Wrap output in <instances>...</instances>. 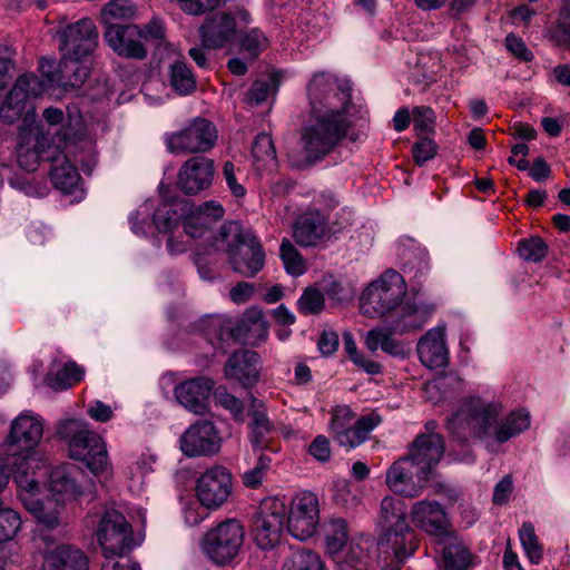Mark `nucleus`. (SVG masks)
<instances>
[{"label":"nucleus","mask_w":570,"mask_h":570,"mask_svg":"<svg viewBox=\"0 0 570 570\" xmlns=\"http://www.w3.org/2000/svg\"><path fill=\"white\" fill-rule=\"evenodd\" d=\"M217 127L208 119L196 117L179 130L165 135L167 149L171 154H205L217 144Z\"/></svg>","instance_id":"obj_11"},{"label":"nucleus","mask_w":570,"mask_h":570,"mask_svg":"<svg viewBox=\"0 0 570 570\" xmlns=\"http://www.w3.org/2000/svg\"><path fill=\"white\" fill-rule=\"evenodd\" d=\"M435 305L416 299L402 301L390 314L389 328L396 335L420 331L432 317Z\"/></svg>","instance_id":"obj_21"},{"label":"nucleus","mask_w":570,"mask_h":570,"mask_svg":"<svg viewBox=\"0 0 570 570\" xmlns=\"http://www.w3.org/2000/svg\"><path fill=\"white\" fill-rule=\"evenodd\" d=\"M286 514V504L278 498H269L262 503L254 521V537L259 548L272 549L279 542Z\"/></svg>","instance_id":"obj_15"},{"label":"nucleus","mask_w":570,"mask_h":570,"mask_svg":"<svg viewBox=\"0 0 570 570\" xmlns=\"http://www.w3.org/2000/svg\"><path fill=\"white\" fill-rule=\"evenodd\" d=\"M518 250L523 259L540 262L547 256L548 246L540 237H531L521 240Z\"/></svg>","instance_id":"obj_50"},{"label":"nucleus","mask_w":570,"mask_h":570,"mask_svg":"<svg viewBox=\"0 0 570 570\" xmlns=\"http://www.w3.org/2000/svg\"><path fill=\"white\" fill-rule=\"evenodd\" d=\"M282 570H324L321 558L307 550L295 551L283 564Z\"/></svg>","instance_id":"obj_45"},{"label":"nucleus","mask_w":570,"mask_h":570,"mask_svg":"<svg viewBox=\"0 0 570 570\" xmlns=\"http://www.w3.org/2000/svg\"><path fill=\"white\" fill-rule=\"evenodd\" d=\"M250 428V441L255 446H259L265 438L272 430V423L267 419L264 412L254 411L252 413Z\"/></svg>","instance_id":"obj_55"},{"label":"nucleus","mask_w":570,"mask_h":570,"mask_svg":"<svg viewBox=\"0 0 570 570\" xmlns=\"http://www.w3.org/2000/svg\"><path fill=\"white\" fill-rule=\"evenodd\" d=\"M429 478L420 473L411 460L405 458L394 462L386 472V484L396 494L405 498L419 497Z\"/></svg>","instance_id":"obj_26"},{"label":"nucleus","mask_w":570,"mask_h":570,"mask_svg":"<svg viewBox=\"0 0 570 570\" xmlns=\"http://www.w3.org/2000/svg\"><path fill=\"white\" fill-rule=\"evenodd\" d=\"M326 216L318 209L299 216L294 225V238L302 246H315L325 235Z\"/></svg>","instance_id":"obj_34"},{"label":"nucleus","mask_w":570,"mask_h":570,"mask_svg":"<svg viewBox=\"0 0 570 570\" xmlns=\"http://www.w3.org/2000/svg\"><path fill=\"white\" fill-rule=\"evenodd\" d=\"M507 49L517 58L523 61L532 59V52L527 48L524 41L514 35H508L505 38Z\"/></svg>","instance_id":"obj_63"},{"label":"nucleus","mask_w":570,"mask_h":570,"mask_svg":"<svg viewBox=\"0 0 570 570\" xmlns=\"http://www.w3.org/2000/svg\"><path fill=\"white\" fill-rule=\"evenodd\" d=\"M444 454V440L439 433H424L414 440L409 455L404 456L413 462L420 473L430 478L435 465Z\"/></svg>","instance_id":"obj_28"},{"label":"nucleus","mask_w":570,"mask_h":570,"mask_svg":"<svg viewBox=\"0 0 570 570\" xmlns=\"http://www.w3.org/2000/svg\"><path fill=\"white\" fill-rule=\"evenodd\" d=\"M252 155L257 169L273 168L276 165V150L272 137L258 134L254 140Z\"/></svg>","instance_id":"obj_40"},{"label":"nucleus","mask_w":570,"mask_h":570,"mask_svg":"<svg viewBox=\"0 0 570 570\" xmlns=\"http://www.w3.org/2000/svg\"><path fill=\"white\" fill-rule=\"evenodd\" d=\"M258 361L259 356L256 352L248 350L235 352L225 364V376L237 381L244 387H250L258 381Z\"/></svg>","instance_id":"obj_32"},{"label":"nucleus","mask_w":570,"mask_h":570,"mask_svg":"<svg viewBox=\"0 0 570 570\" xmlns=\"http://www.w3.org/2000/svg\"><path fill=\"white\" fill-rule=\"evenodd\" d=\"M407 508L403 500L387 495L382 499L377 525L379 562L384 570H396L417 549L414 530L407 523Z\"/></svg>","instance_id":"obj_4"},{"label":"nucleus","mask_w":570,"mask_h":570,"mask_svg":"<svg viewBox=\"0 0 570 570\" xmlns=\"http://www.w3.org/2000/svg\"><path fill=\"white\" fill-rule=\"evenodd\" d=\"M83 376V370L75 362H67L56 374L55 387L60 390L72 386Z\"/></svg>","instance_id":"obj_54"},{"label":"nucleus","mask_w":570,"mask_h":570,"mask_svg":"<svg viewBox=\"0 0 570 570\" xmlns=\"http://www.w3.org/2000/svg\"><path fill=\"white\" fill-rule=\"evenodd\" d=\"M39 70L42 77H39V82L43 86V92L56 87L61 88V63L57 70L53 60L42 58L39 62Z\"/></svg>","instance_id":"obj_48"},{"label":"nucleus","mask_w":570,"mask_h":570,"mask_svg":"<svg viewBox=\"0 0 570 570\" xmlns=\"http://www.w3.org/2000/svg\"><path fill=\"white\" fill-rule=\"evenodd\" d=\"M13 69V50L4 43H0V89L4 87Z\"/></svg>","instance_id":"obj_62"},{"label":"nucleus","mask_w":570,"mask_h":570,"mask_svg":"<svg viewBox=\"0 0 570 570\" xmlns=\"http://www.w3.org/2000/svg\"><path fill=\"white\" fill-rule=\"evenodd\" d=\"M47 475L48 470L29 473L18 468L14 482L18 487V497L24 508L40 524L53 529L60 524L63 504L52 497L42 499L41 485Z\"/></svg>","instance_id":"obj_7"},{"label":"nucleus","mask_w":570,"mask_h":570,"mask_svg":"<svg viewBox=\"0 0 570 570\" xmlns=\"http://www.w3.org/2000/svg\"><path fill=\"white\" fill-rule=\"evenodd\" d=\"M32 119L28 117L24 125L19 128L17 144V161L18 165L27 170L37 169L40 161H48V155H55L60 145L49 144L48 135L43 131V126L30 124Z\"/></svg>","instance_id":"obj_12"},{"label":"nucleus","mask_w":570,"mask_h":570,"mask_svg":"<svg viewBox=\"0 0 570 570\" xmlns=\"http://www.w3.org/2000/svg\"><path fill=\"white\" fill-rule=\"evenodd\" d=\"M500 402L480 396L460 400L455 411L446 421L449 432L461 442H483L490 451L530 428L531 416L525 409L510 411L502 416Z\"/></svg>","instance_id":"obj_3"},{"label":"nucleus","mask_w":570,"mask_h":570,"mask_svg":"<svg viewBox=\"0 0 570 570\" xmlns=\"http://www.w3.org/2000/svg\"><path fill=\"white\" fill-rule=\"evenodd\" d=\"M178 3L186 13L199 16L216 8L219 0H178Z\"/></svg>","instance_id":"obj_61"},{"label":"nucleus","mask_w":570,"mask_h":570,"mask_svg":"<svg viewBox=\"0 0 570 570\" xmlns=\"http://www.w3.org/2000/svg\"><path fill=\"white\" fill-rule=\"evenodd\" d=\"M402 259L404 261L403 264V273L410 275L412 272H414L415 268H417L416 273L414 274V277L417 276V274L423 275L428 271V256L421 249H404L401 254Z\"/></svg>","instance_id":"obj_52"},{"label":"nucleus","mask_w":570,"mask_h":570,"mask_svg":"<svg viewBox=\"0 0 570 570\" xmlns=\"http://www.w3.org/2000/svg\"><path fill=\"white\" fill-rule=\"evenodd\" d=\"M101 570H140L137 562L122 557H108L101 566Z\"/></svg>","instance_id":"obj_64"},{"label":"nucleus","mask_w":570,"mask_h":570,"mask_svg":"<svg viewBox=\"0 0 570 570\" xmlns=\"http://www.w3.org/2000/svg\"><path fill=\"white\" fill-rule=\"evenodd\" d=\"M436 144L430 138H422L412 147L413 158L416 165L422 166L436 155Z\"/></svg>","instance_id":"obj_58"},{"label":"nucleus","mask_w":570,"mask_h":570,"mask_svg":"<svg viewBox=\"0 0 570 570\" xmlns=\"http://www.w3.org/2000/svg\"><path fill=\"white\" fill-rule=\"evenodd\" d=\"M43 436V421L32 411H23L10 424L3 450L12 458V473L16 480L18 468L32 471L48 470L38 453Z\"/></svg>","instance_id":"obj_5"},{"label":"nucleus","mask_w":570,"mask_h":570,"mask_svg":"<svg viewBox=\"0 0 570 570\" xmlns=\"http://www.w3.org/2000/svg\"><path fill=\"white\" fill-rule=\"evenodd\" d=\"M42 119L50 128L55 129L59 141L65 145L63 148H69L83 134V119L76 107H68L67 111L57 107H48L42 111Z\"/></svg>","instance_id":"obj_27"},{"label":"nucleus","mask_w":570,"mask_h":570,"mask_svg":"<svg viewBox=\"0 0 570 570\" xmlns=\"http://www.w3.org/2000/svg\"><path fill=\"white\" fill-rule=\"evenodd\" d=\"M381 423L377 413L356 417L346 404L336 405L331 410L330 431L341 445L353 449L362 444L368 434Z\"/></svg>","instance_id":"obj_10"},{"label":"nucleus","mask_w":570,"mask_h":570,"mask_svg":"<svg viewBox=\"0 0 570 570\" xmlns=\"http://www.w3.org/2000/svg\"><path fill=\"white\" fill-rule=\"evenodd\" d=\"M223 176L226 185L233 196L242 198L246 195V188L238 183L236 177V168L232 161H226L223 166Z\"/></svg>","instance_id":"obj_60"},{"label":"nucleus","mask_w":570,"mask_h":570,"mask_svg":"<svg viewBox=\"0 0 570 570\" xmlns=\"http://www.w3.org/2000/svg\"><path fill=\"white\" fill-rule=\"evenodd\" d=\"M410 517L414 527L434 537L439 542L451 534L446 513L436 501L421 500L413 503Z\"/></svg>","instance_id":"obj_23"},{"label":"nucleus","mask_w":570,"mask_h":570,"mask_svg":"<svg viewBox=\"0 0 570 570\" xmlns=\"http://www.w3.org/2000/svg\"><path fill=\"white\" fill-rule=\"evenodd\" d=\"M308 119L301 130V155L289 154L296 168L323 160L345 138L357 140L356 127L367 110L352 101V89L330 72H315L306 86Z\"/></svg>","instance_id":"obj_2"},{"label":"nucleus","mask_w":570,"mask_h":570,"mask_svg":"<svg viewBox=\"0 0 570 570\" xmlns=\"http://www.w3.org/2000/svg\"><path fill=\"white\" fill-rule=\"evenodd\" d=\"M45 567L48 570H88V559L81 550L62 544L47 553Z\"/></svg>","instance_id":"obj_35"},{"label":"nucleus","mask_w":570,"mask_h":570,"mask_svg":"<svg viewBox=\"0 0 570 570\" xmlns=\"http://www.w3.org/2000/svg\"><path fill=\"white\" fill-rule=\"evenodd\" d=\"M91 488L92 482L73 464L58 466L50 472L49 491L51 497L62 504L77 499Z\"/></svg>","instance_id":"obj_20"},{"label":"nucleus","mask_w":570,"mask_h":570,"mask_svg":"<svg viewBox=\"0 0 570 570\" xmlns=\"http://www.w3.org/2000/svg\"><path fill=\"white\" fill-rule=\"evenodd\" d=\"M279 252V256L287 274L297 277L306 272L307 266L304 258L289 240L284 239L282 242Z\"/></svg>","instance_id":"obj_43"},{"label":"nucleus","mask_w":570,"mask_h":570,"mask_svg":"<svg viewBox=\"0 0 570 570\" xmlns=\"http://www.w3.org/2000/svg\"><path fill=\"white\" fill-rule=\"evenodd\" d=\"M142 29L136 24L109 26L105 31L108 46L120 57L142 60L147 49L142 43Z\"/></svg>","instance_id":"obj_25"},{"label":"nucleus","mask_w":570,"mask_h":570,"mask_svg":"<svg viewBox=\"0 0 570 570\" xmlns=\"http://www.w3.org/2000/svg\"><path fill=\"white\" fill-rule=\"evenodd\" d=\"M214 385L210 377H194L177 384L174 394L181 406L194 414L202 415L208 410V397Z\"/></svg>","instance_id":"obj_29"},{"label":"nucleus","mask_w":570,"mask_h":570,"mask_svg":"<svg viewBox=\"0 0 570 570\" xmlns=\"http://www.w3.org/2000/svg\"><path fill=\"white\" fill-rule=\"evenodd\" d=\"M287 530L297 540L304 541L311 538L317 528L320 520L318 499L312 492L297 494L286 514Z\"/></svg>","instance_id":"obj_17"},{"label":"nucleus","mask_w":570,"mask_h":570,"mask_svg":"<svg viewBox=\"0 0 570 570\" xmlns=\"http://www.w3.org/2000/svg\"><path fill=\"white\" fill-rule=\"evenodd\" d=\"M417 354L422 364L429 368H443L449 363L445 343V326L438 325L429 330L417 343Z\"/></svg>","instance_id":"obj_30"},{"label":"nucleus","mask_w":570,"mask_h":570,"mask_svg":"<svg viewBox=\"0 0 570 570\" xmlns=\"http://www.w3.org/2000/svg\"><path fill=\"white\" fill-rule=\"evenodd\" d=\"M215 163L204 156L187 159L178 171L177 185L186 195H196L212 186Z\"/></svg>","instance_id":"obj_24"},{"label":"nucleus","mask_w":570,"mask_h":570,"mask_svg":"<svg viewBox=\"0 0 570 570\" xmlns=\"http://www.w3.org/2000/svg\"><path fill=\"white\" fill-rule=\"evenodd\" d=\"M244 540L239 522L227 520L210 530L203 543L206 556L216 564L230 562L238 553Z\"/></svg>","instance_id":"obj_14"},{"label":"nucleus","mask_w":570,"mask_h":570,"mask_svg":"<svg viewBox=\"0 0 570 570\" xmlns=\"http://www.w3.org/2000/svg\"><path fill=\"white\" fill-rule=\"evenodd\" d=\"M413 124L420 132H429L433 130L435 124V115L431 107L420 106L415 107L412 112Z\"/></svg>","instance_id":"obj_59"},{"label":"nucleus","mask_w":570,"mask_h":570,"mask_svg":"<svg viewBox=\"0 0 570 570\" xmlns=\"http://www.w3.org/2000/svg\"><path fill=\"white\" fill-rule=\"evenodd\" d=\"M269 464L271 459L268 456L259 455L256 465L243 474L244 484L249 488H256L259 485L264 479L265 472L269 468Z\"/></svg>","instance_id":"obj_57"},{"label":"nucleus","mask_w":570,"mask_h":570,"mask_svg":"<svg viewBox=\"0 0 570 570\" xmlns=\"http://www.w3.org/2000/svg\"><path fill=\"white\" fill-rule=\"evenodd\" d=\"M169 85L180 96L191 94L196 89V79L187 63L175 61L169 66Z\"/></svg>","instance_id":"obj_39"},{"label":"nucleus","mask_w":570,"mask_h":570,"mask_svg":"<svg viewBox=\"0 0 570 570\" xmlns=\"http://www.w3.org/2000/svg\"><path fill=\"white\" fill-rule=\"evenodd\" d=\"M551 35L558 43L570 46V0H567L561 7L557 27Z\"/></svg>","instance_id":"obj_53"},{"label":"nucleus","mask_w":570,"mask_h":570,"mask_svg":"<svg viewBox=\"0 0 570 570\" xmlns=\"http://www.w3.org/2000/svg\"><path fill=\"white\" fill-rule=\"evenodd\" d=\"M406 284L403 275L387 269L362 293L361 312L367 317L390 314L403 301Z\"/></svg>","instance_id":"obj_8"},{"label":"nucleus","mask_w":570,"mask_h":570,"mask_svg":"<svg viewBox=\"0 0 570 570\" xmlns=\"http://www.w3.org/2000/svg\"><path fill=\"white\" fill-rule=\"evenodd\" d=\"M86 57H65L61 56V88H79L89 75V66L83 61Z\"/></svg>","instance_id":"obj_37"},{"label":"nucleus","mask_w":570,"mask_h":570,"mask_svg":"<svg viewBox=\"0 0 570 570\" xmlns=\"http://www.w3.org/2000/svg\"><path fill=\"white\" fill-rule=\"evenodd\" d=\"M239 327L245 333V342L250 345H258L268 336V323L259 308L247 309Z\"/></svg>","instance_id":"obj_36"},{"label":"nucleus","mask_w":570,"mask_h":570,"mask_svg":"<svg viewBox=\"0 0 570 570\" xmlns=\"http://www.w3.org/2000/svg\"><path fill=\"white\" fill-rule=\"evenodd\" d=\"M98 33L90 19L67 26L60 33V51L65 57H88L97 47Z\"/></svg>","instance_id":"obj_22"},{"label":"nucleus","mask_w":570,"mask_h":570,"mask_svg":"<svg viewBox=\"0 0 570 570\" xmlns=\"http://www.w3.org/2000/svg\"><path fill=\"white\" fill-rule=\"evenodd\" d=\"M58 434L68 441L70 456L83 462L94 475L109 474L106 443L100 435L88 429L86 422L76 419L61 421Z\"/></svg>","instance_id":"obj_6"},{"label":"nucleus","mask_w":570,"mask_h":570,"mask_svg":"<svg viewBox=\"0 0 570 570\" xmlns=\"http://www.w3.org/2000/svg\"><path fill=\"white\" fill-rule=\"evenodd\" d=\"M154 205L144 203L129 215L131 230L137 235H147L151 224L159 233H173L183 220L184 233L169 236L167 248L170 254H183L190 248L194 250V262L203 279H214L212 268L207 263H215L219 252L226 253L228 263L235 273L244 277H254L265 265V253L257 237L244 230L236 223H227L218 233L212 229L213 223L224 216L223 206L215 202H205L195 210L183 199L161 202L153 214Z\"/></svg>","instance_id":"obj_1"},{"label":"nucleus","mask_w":570,"mask_h":570,"mask_svg":"<svg viewBox=\"0 0 570 570\" xmlns=\"http://www.w3.org/2000/svg\"><path fill=\"white\" fill-rule=\"evenodd\" d=\"M519 539L523 551L533 564H539L543 557V548L535 534L534 527L530 522H524L519 530Z\"/></svg>","instance_id":"obj_42"},{"label":"nucleus","mask_w":570,"mask_h":570,"mask_svg":"<svg viewBox=\"0 0 570 570\" xmlns=\"http://www.w3.org/2000/svg\"><path fill=\"white\" fill-rule=\"evenodd\" d=\"M367 550V540L351 541L350 543L346 542L342 550L334 552L333 558L341 566L356 568L366 558Z\"/></svg>","instance_id":"obj_41"},{"label":"nucleus","mask_w":570,"mask_h":570,"mask_svg":"<svg viewBox=\"0 0 570 570\" xmlns=\"http://www.w3.org/2000/svg\"><path fill=\"white\" fill-rule=\"evenodd\" d=\"M267 38L256 28L249 30L240 40V50L250 59H255L267 48Z\"/></svg>","instance_id":"obj_49"},{"label":"nucleus","mask_w":570,"mask_h":570,"mask_svg":"<svg viewBox=\"0 0 570 570\" xmlns=\"http://www.w3.org/2000/svg\"><path fill=\"white\" fill-rule=\"evenodd\" d=\"M71 154V146L61 150V147L55 155H48L50 163V179L53 186L65 194H73L79 189L80 176L77 168L68 158Z\"/></svg>","instance_id":"obj_31"},{"label":"nucleus","mask_w":570,"mask_h":570,"mask_svg":"<svg viewBox=\"0 0 570 570\" xmlns=\"http://www.w3.org/2000/svg\"><path fill=\"white\" fill-rule=\"evenodd\" d=\"M215 399L219 405L233 414L235 420L243 421L244 404L238 397L220 386L215 392Z\"/></svg>","instance_id":"obj_56"},{"label":"nucleus","mask_w":570,"mask_h":570,"mask_svg":"<svg viewBox=\"0 0 570 570\" xmlns=\"http://www.w3.org/2000/svg\"><path fill=\"white\" fill-rule=\"evenodd\" d=\"M323 293L313 287L306 288L297 301L298 311L304 315L317 314L324 307Z\"/></svg>","instance_id":"obj_47"},{"label":"nucleus","mask_w":570,"mask_h":570,"mask_svg":"<svg viewBox=\"0 0 570 570\" xmlns=\"http://www.w3.org/2000/svg\"><path fill=\"white\" fill-rule=\"evenodd\" d=\"M134 6L129 0H111L101 10V21L109 26H118L117 20L129 19L134 16Z\"/></svg>","instance_id":"obj_44"},{"label":"nucleus","mask_w":570,"mask_h":570,"mask_svg":"<svg viewBox=\"0 0 570 570\" xmlns=\"http://www.w3.org/2000/svg\"><path fill=\"white\" fill-rule=\"evenodd\" d=\"M442 546V570H473L479 559L452 533L439 542Z\"/></svg>","instance_id":"obj_33"},{"label":"nucleus","mask_w":570,"mask_h":570,"mask_svg":"<svg viewBox=\"0 0 570 570\" xmlns=\"http://www.w3.org/2000/svg\"><path fill=\"white\" fill-rule=\"evenodd\" d=\"M195 491L203 507L218 508L232 493V475L226 468L214 465L199 475Z\"/></svg>","instance_id":"obj_19"},{"label":"nucleus","mask_w":570,"mask_h":570,"mask_svg":"<svg viewBox=\"0 0 570 570\" xmlns=\"http://www.w3.org/2000/svg\"><path fill=\"white\" fill-rule=\"evenodd\" d=\"M249 22L250 14L245 9H237L234 13L217 12L200 27L202 43L209 49L223 48L235 38L238 23Z\"/></svg>","instance_id":"obj_16"},{"label":"nucleus","mask_w":570,"mask_h":570,"mask_svg":"<svg viewBox=\"0 0 570 570\" xmlns=\"http://www.w3.org/2000/svg\"><path fill=\"white\" fill-rule=\"evenodd\" d=\"M394 334L390 331L389 325L385 328H373L367 332L365 338L366 347L372 352L381 348L390 355L404 356V345L392 337Z\"/></svg>","instance_id":"obj_38"},{"label":"nucleus","mask_w":570,"mask_h":570,"mask_svg":"<svg viewBox=\"0 0 570 570\" xmlns=\"http://www.w3.org/2000/svg\"><path fill=\"white\" fill-rule=\"evenodd\" d=\"M96 534L105 558L122 557L131 549V527L114 507L105 508Z\"/></svg>","instance_id":"obj_13"},{"label":"nucleus","mask_w":570,"mask_h":570,"mask_svg":"<svg viewBox=\"0 0 570 570\" xmlns=\"http://www.w3.org/2000/svg\"><path fill=\"white\" fill-rule=\"evenodd\" d=\"M179 446L188 458L210 456L219 452L222 438L212 422L199 420L181 434Z\"/></svg>","instance_id":"obj_18"},{"label":"nucleus","mask_w":570,"mask_h":570,"mask_svg":"<svg viewBox=\"0 0 570 570\" xmlns=\"http://www.w3.org/2000/svg\"><path fill=\"white\" fill-rule=\"evenodd\" d=\"M326 543L330 552L333 554L342 550L347 542V524L343 519H333L325 529Z\"/></svg>","instance_id":"obj_46"},{"label":"nucleus","mask_w":570,"mask_h":570,"mask_svg":"<svg viewBox=\"0 0 570 570\" xmlns=\"http://www.w3.org/2000/svg\"><path fill=\"white\" fill-rule=\"evenodd\" d=\"M21 519L11 509H0V542L11 540L20 530Z\"/></svg>","instance_id":"obj_51"},{"label":"nucleus","mask_w":570,"mask_h":570,"mask_svg":"<svg viewBox=\"0 0 570 570\" xmlns=\"http://www.w3.org/2000/svg\"><path fill=\"white\" fill-rule=\"evenodd\" d=\"M43 94V86L39 82V76L24 73L17 78L13 87L7 94L0 105V119L6 124H13L22 118L30 117V124L41 125L36 119L33 99Z\"/></svg>","instance_id":"obj_9"}]
</instances>
